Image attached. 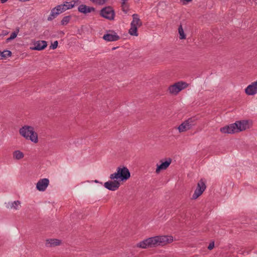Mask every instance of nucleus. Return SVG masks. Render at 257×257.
<instances>
[{
    "label": "nucleus",
    "mask_w": 257,
    "mask_h": 257,
    "mask_svg": "<svg viewBox=\"0 0 257 257\" xmlns=\"http://www.w3.org/2000/svg\"><path fill=\"white\" fill-rule=\"evenodd\" d=\"M19 132L20 135L27 140H30L35 143L38 142V135L32 126L25 125L20 129Z\"/></svg>",
    "instance_id": "nucleus-1"
},
{
    "label": "nucleus",
    "mask_w": 257,
    "mask_h": 257,
    "mask_svg": "<svg viewBox=\"0 0 257 257\" xmlns=\"http://www.w3.org/2000/svg\"><path fill=\"white\" fill-rule=\"evenodd\" d=\"M131 176L130 172L126 167H118L117 172L110 175L111 180L120 179L121 181L127 180Z\"/></svg>",
    "instance_id": "nucleus-2"
},
{
    "label": "nucleus",
    "mask_w": 257,
    "mask_h": 257,
    "mask_svg": "<svg viewBox=\"0 0 257 257\" xmlns=\"http://www.w3.org/2000/svg\"><path fill=\"white\" fill-rule=\"evenodd\" d=\"M157 246H158V244L156 236L148 238L136 245V247L143 249L154 247Z\"/></svg>",
    "instance_id": "nucleus-3"
},
{
    "label": "nucleus",
    "mask_w": 257,
    "mask_h": 257,
    "mask_svg": "<svg viewBox=\"0 0 257 257\" xmlns=\"http://www.w3.org/2000/svg\"><path fill=\"white\" fill-rule=\"evenodd\" d=\"M99 15L102 18L108 20H113L115 17V12L111 6L103 8L99 12Z\"/></svg>",
    "instance_id": "nucleus-4"
},
{
    "label": "nucleus",
    "mask_w": 257,
    "mask_h": 257,
    "mask_svg": "<svg viewBox=\"0 0 257 257\" xmlns=\"http://www.w3.org/2000/svg\"><path fill=\"white\" fill-rule=\"evenodd\" d=\"M188 86V84L183 81H178L174 84L170 86L169 87V90L170 93L176 95L182 89L185 88Z\"/></svg>",
    "instance_id": "nucleus-5"
},
{
    "label": "nucleus",
    "mask_w": 257,
    "mask_h": 257,
    "mask_svg": "<svg viewBox=\"0 0 257 257\" xmlns=\"http://www.w3.org/2000/svg\"><path fill=\"white\" fill-rule=\"evenodd\" d=\"M206 187L203 179L200 180L197 183V188L192 196V199H196L205 191Z\"/></svg>",
    "instance_id": "nucleus-6"
},
{
    "label": "nucleus",
    "mask_w": 257,
    "mask_h": 257,
    "mask_svg": "<svg viewBox=\"0 0 257 257\" xmlns=\"http://www.w3.org/2000/svg\"><path fill=\"white\" fill-rule=\"evenodd\" d=\"M194 119L190 118L182 122L178 127L180 133L186 132L190 130L194 125Z\"/></svg>",
    "instance_id": "nucleus-7"
},
{
    "label": "nucleus",
    "mask_w": 257,
    "mask_h": 257,
    "mask_svg": "<svg viewBox=\"0 0 257 257\" xmlns=\"http://www.w3.org/2000/svg\"><path fill=\"white\" fill-rule=\"evenodd\" d=\"M158 246H164L173 241V237L170 235L156 236Z\"/></svg>",
    "instance_id": "nucleus-8"
},
{
    "label": "nucleus",
    "mask_w": 257,
    "mask_h": 257,
    "mask_svg": "<svg viewBox=\"0 0 257 257\" xmlns=\"http://www.w3.org/2000/svg\"><path fill=\"white\" fill-rule=\"evenodd\" d=\"M111 33H107L103 35V39L108 42L116 41L120 39V37L113 31H109Z\"/></svg>",
    "instance_id": "nucleus-9"
},
{
    "label": "nucleus",
    "mask_w": 257,
    "mask_h": 257,
    "mask_svg": "<svg viewBox=\"0 0 257 257\" xmlns=\"http://www.w3.org/2000/svg\"><path fill=\"white\" fill-rule=\"evenodd\" d=\"M120 186V183L116 180L113 181H109L104 184V186L106 189L111 191H115L117 190Z\"/></svg>",
    "instance_id": "nucleus-10"
},
{
    "label": "nucleus",
    "mask_w": 257,
    "mask_h": 257,
    "mask_svg": "<svg viewBox=\"0 0 257 257\" xmlns=\"http://www.w3.org/2000/svg\"><path fill=\"white\" fill-rule=\"evenodd\" d=\"M49 180L47 178L40 179L37 183L36 188L40 191H44L48 186Z\"/></svg>",
    "instance_id": "nucleus-11"
},
{
    "label": "nucleus",
    "mask_w": 257,
    "mask_h": 257,
    "mask_svg": "<svg viewBox=\"0 0 257 257\" xmlns=\"http://www.w3.org/2000/svg\"><path fill=\"white\" fill-rule=\"evenodd\" d=\"M234 124L236 133L244 131L248 127V122L246 120L236 121Z\"/></svg>",
    "instance_id": "nucleus-12"
},
{
    "label": "nucleus",
    "mask_w": 257,
    "mask_h": 257,
    "mask_svg": "<svg viewBox=\"0 0 257 257\" xmlns=\"http://www.w3.org/2000/svg\"><path fill=\"white\" fill-rule=\"evenodd\" d=\"M47 46V43L46 41H37L34 43V47L31 49L34 50L41 51L44 50Z\"/></svg>",
    "instance_id": "nucleus-13"
},
{
    "label": "nucleus",
    "mask_w": 257,
    "mask_h": 257,
    "mask_svg": "<svg viewBox=\"0 0 257 257\" xmlns=\"http://www.w3.org/2000/svg\"><path fill=\"white\" fill-rule=\"evenodd\" d=\"M245 93L248 95H253L257 93V81H254L245 89Z\"/></svg>",
    "instance_id": "nucleus-14"
},
{
    "label": "nucleus",
    "mask_w": 257,
    "mask_h": 257,
    "mask_svg": "<svg viewBox=\"0 0 257 257\" xmlns=\"http://www.w3.org/2000/svg\"><path fill=\"white\" fill-rule=\"evenodd\" d=\"M78 11L81 13L86 14L92 12H94L95 9L94 7H88L85 5L81 4L78 7Z\"/></svg>",
    "instance_id": "nucleus-15"
},
{
    "label": "nucleus",
    "mask_w": 257,
    "mask_h": 257,
    "mask_svg": "<svg viewBox=\"0 0 257 257\" xmlns=\"http://www.w3.org/2000/svg\"><path fill=\"white\" fill-rule=\"evenodd\" d=\"M172 160L171 159H169L167 161L164 162H162L160 165H157V169L156 170V173L159 174L161 170H166L171 164Z\"/></svg>",
    "instance_id": "nucleus-16"
},
{
    "label": "nucleus",
    "mask_w": 257,
    "mask_h": 257,
    "mask_svg": "<svg viewBox=\"0 0 257 257\" xmlns=\"http://www.w3.org/2000/svg\"><path fill=\"white\" fill-rule=\"evenodd\" d=\"M220 131L224 134H233L236 133L234 123L221 127Z\"/></svg>",
    "instance_id": "nucleus-17"
},
{
    "label": "nucleus",
    "mask_w": 257,
    "mask_h": 257,
    "mask_svg": "<svg viewBox=\"0 0 257 257\" xmlns=\"http://www.w3.org/2000/svg\"><path fill=\"white\" fill-rule=\"evenodd\" d=\"M133 21H132L131 25H135L136 26L140 27L142 25V22L139 18V16L137 14H134L132 16Z\"/></svg>",
    "instance_id": "nucleus-18"
},
{
    "label": "nucleus",
    "mask_w": 257,
    "mask_h": 257,
    "mask_svg": "<svg viewBox=\"0 0 257 257\" xmlns=\"http://www.w3.org/2000/svg\"><path fill=\"white\" fill-rule=\"evenodd\" d=\"M59 14L60 13L57 9L56 7H55L51 10L50 15L48 17L47 20L51 21L56 18Z\"/></svg>",
    "instance_id": "nucleus-19"
},
{
    "label": "nucleus",
    "mask_w": 257,
    "mask_h": 257,
    "mask_svg": "<svg viewBox=\"0 0 257 257\" xmlns=\"http://www.w3.org/2000/svg\"><path fill=\"white\" fill-rule=\"evenodd\" d=\"M60 241L56 239H50L46 240V245L48 246H53L59 245Z\"/></svg>",
    "instance_id": "nucleus-20"
},
{
    "label": "nucleus",
    "mask_w": 257,
    "mask_h": 257,
    "mask_svg": "<svg viewBox=\"0 0 257 257\" xmlns=\"http://www.w3.org/2000/svg\"><path fill=\"white\" fill-rule=\"evenodd\" d=\"M65 3L66 4H64L62 5H60L56 7L60 14H61L63 12L66 11V10H68L67 4H69V3L67 2Z\"/></svg>",
    "instance_id": "nucleus-21"
},
{
    "label": "nucleus",
    "mask_w": 257,
    "mask_h": 257,
    "mask_svg": "<svg viewBox=\"0 0 257 257\" xmlns=\"http://www.w3.org/2000/svg\"><path fill=\"white\" fill-rule=\"evenodd\" d=\"M131 28L128 31L129 34L132 36H138V26L133 25H131Z\"/></svg>",
    "instance_id": "nucleus-22"
},
{
    "label": "nucleus",
    "mask_w": 257,
    "mask_h": 257,
    "mask_svg": "<svg viewBox=\"0 0 257 257\" xmlns=\"http://www.w3.org/2000/svg\"><path fill=\"white\" fill-rule=\"evenodd\" d=\"M24 156L23 153L20 151H15L13 153V158L16 160H20Z\"/></svg>",
    "instance_id": "nucleus-23"
},
{
    "label": "nucleus",
    "mask_w": 257,
    "mask_h": 257,
    "mask_svg": "<svg viewBox=\"0 0 257 257\" xmlns=\"http://www.w3.org/2000/svg\"><path fill=\"white\" fill-rule=\"evenodd\" d=\"M178 33L179 34V38L180 39H186V35L184 33L182 25L181 24L180 25L178 28Z\"/></svg>",
    "instance_id": "nucleus-24"
},
{
    "label": "nucleus",
    "mask_w": 257,
    "mask_h": 257,
    "mask_svg": "<svg viewBox=\"0 0 257 257\" xmlns=\"http://www.w3.org/2000/svg\"><path fill=\"white\" fill-rule=\"evenodd\" d=\"M121 10L125 14H127L128 13V12L130 11V5L128 3H127V4L121 3Z\"/></svg>",
    "instance_id": "nucleus-25"
},
{
    "label": "nucleus",
    "mask_w": 257,
    "mask_h": 257,
    "mask_svg": "<svg viewBox=\"0 0 257 257\" xmlns=\"http://www.w3.org/2000/svg\"><path fill=\"white\" fill-rule=\"evenodd\" d=\"M71 19V16H66L63 18L61 21V24L63 26L66 25L70 21Z\"/></svg>",
    "instance_id": "nucleus-26"
},
{
    "label": "nucleus",
    "mask_w": 257,
    "mask_h": 257,
    "mask_svg": "<svg viewBox=\"0 0 257 257\" xmlns=\"http://www.w3.org/2000/svg\"><path fill=\"white\" fill-rule=\"evenodd\" d=\"M20 206L21 202L20 201H15L12 203L11 205V208L18 210L20 208Z\"/></svg>",
    "instance_id": "nucleus-27"
},
{
    "label": "nucleus",
    "mask_w": 257,
    "mask_h": 257,
    "mask_svg": "<svg viewBox=\"0 0 257 257\" xmlns=\"http://www.w3.org/2000/svg\"><path fill=\"white\" fill-rule=\"evenodd\" d=\"M2 55H3L2 58H6L8 57H10L12 56V52L9 50H4L3 52H1Z\"/></svg>",
    "instance_id": "nucleus-28"
},
{
    "label": "nucleus",
    "mask_w": 257,
    "mask_h": 257,
    "mask_svg": "<svg viewBox=\"0 0 257 257\" xmlns=\"http://www.w3.org/2000/svg\"><path fill=\"white\" fill-rule=\"evenodd\" d=\"M93 3H96L98 5H103L105 4L108 0H90Z\"/></svg>",
    "instance_id": "nucleus-29"
},
{
    "label": "nucleus",
    "mask_w": 257,
    "mask_h": 257,
    "mask_svg": "<svg viewBox=\"0 0 257 257\" xmlns=\"http://www.w3.org/2000/svg\"><path fill=\"white\" fill-rule=\"evenodd\" d=\"M17 36V33H15L14 32H13L10 37L8 38L7 39V42H9L11 41H12V40L15 39Z\"/></svg>",
    "instance_id": "nucleus-30"
},
{
    "label": "nucleus",
    "mask_w": 257,
    "mask_h": 257,
    "mask_svg": "<svg viewBox=\"0 0 257 257\" xmlns=\"http://www.w3.org/2000/svg\"><path fill=\"white\" fill-rule=\"evenodd\" d=\"M58 42L57 41H55L54 42L53 44H52L51 46H50V48L54 50L57 48L58 47Z\"/></svg>",
    "instance_id": "nucleus-31"
},
{
    "label": "nucleus",
    "mask_w": 257,
    "mask_h": 257,
    "mask_svg": "<svg viewBox=\"0 0 257 257\" xmlns=\"http://www.w3.org/2000/svg\"><path fill=\"white\" fill-rule=\"evenodd\" d=\"M170 73L167 72L164 75H162L163 77L161 79H170Z\"/></svg>",
    "instance_id": "nucleus-32"
},
{
    "label": "nucleus",
    "mask_w": 257,
    "mask_h": 257,
    "mask_svg": "<svg viewBox=\"0 0 257 257\" xmlns=\"http://www.w3.org/2000/svg\"><path fill=\"white\" fill-rule=\"evenodd\" d=\"M214 247V241H212L209 243V244L208 246V249L209 250H211Z\"/></svg>",
    "instance_id": "nucleus-33"
},
{
    "label": "nucleus",
    "mask_w": 257,
    "mask_h": 257,
    "mask_svg": "<svg viewBox=\"0 0 257 257\" xmlns=\"http://www.w3.org/2000/svg\"><path fill=\"white\" fill-rule=\"evenodd\" d=\"M74 2V4H68V5H67V7H68V10H69V9H72V8L74 7L75 2Z\"/></svg>",
    "instance_id": "nucleus-34"
},
{
    "label": "nucleus",
    "mask_w": 257,
    "mask_h": 257,
    "mask_svg": "<svg viewBox=\"0 0 257 257\" xmlns=\"http://www.w3.org/2000/svg\"><path fill=\"white\" fill-rule=\"evenodd\" d=\"M8 34V33L7 32L3 31L2 33V34H0V37L5 36V35H7Z\"/></svg>",
    "instance_id": "nucleus-35"
},
{
    "label": "nucleus",
    "mask_w": 257,
    "mask_h": 257,
    "mask_svg": "<svg viewBox=\"0 0 257 257\" xmlns=\"http://www.w3.org/2000/svg\"><path fill=\"white\" fill-rule=\"evenodd\" d=\"M20 31V28L19 27L16 28L15 31H14L15 33H17V35H18L19 32Z\"/></svg>",
    "instance_id": "nucleus-36"
},
{
    "label": "nucleus",
    "mask_w": 257,
    "mask_h": 257,
    "mask_svg": "<svg viewBox=\"0 0 257 257\" xmlns=\"http://www.w3.org/2000/svg\"><path fill=\"white\" fill-rule=\"evenodd\" d=\"M251 250V249H250L248 251H241L240 252V254H244L245 252H246L247 254H248L249 253V252L250 251V250Z\"/></svg>",
    "instance_id": "nucleus-37"
},
{
    "label": "nucleus",
    "mask_w": 257,
    "mask_h": 257,
    "mask_svg": "<svg viewBox=\"0 0 257 257\" xmlns=\"http://www.w3.org/2000/svg\"><path fill=\"white\" fill-rule=\"evenodd\" d=\"M121 3H123V4H127V3H127L128 0H121Z\"/></svg>",
    "instance_id": "nucleus-38"
},
{
    "label": "nucleus",
    "mask_w": 257,
    "mask_h": 257,
    "mask_svg": "<svg viewBox=\"0 0 257 257\" xmlns=\"http://www.w3.org/2000/svg\"><path fill=\"white\" fill-rule=\"evenodd\" d=\"M8 0H1V2L2 4H4L6 3Z\"/></svg>",
    "instance_id": "nucleus-39"
},
{
    "label": "nucleus",
    "mask_w": 257,
    "mask_h": 257,
    "mask_svg": "<svg viewBox=\"0 0 257 257\" xmlns=\"http://www.w3.org/2000/svg\"><path fill=\"white\" fill-rule=\"evenodd\" d=\"M183 1L187 3H189V2H191L192 0H183Z\"/></svg>",
    "instance_id": "nucleus-40"
},
{
    "label": "nucleus",
    "mask_w": 257,
    "mask_h": 257,
    "mask_svg": "<svg viewBox=\"0 0 257 257\" xmlns=\"http://www.w3.org/2000/svg\"><path fill=\"white\" fill-rule=\"evenodd\" d=\"M19 1L20 2H27V1H29L30 0H19Z\"/></svg>",
    "instance_id": "nucleus-41"
},
{
    "label": "nucleus",
    "mask_w": 257,
    "mask_h": 257,
    "mask_svg": "<svg viewBox=\"0 0 257 257\" xmlns=\"http://www.w3.org/2000/svg\"><path fill=\"white\" fill-rule=\"evenodd\" d=\"M115 49H116V48L114 47V48H112V50H115Z\"/></svg>",
    "instance_id": "nucleus-42"
},
{
    "label": "nucleus",
    "mask_w": 257,
    "mask_h": 257,
    "mask_svg": "<svg viewBox=\"0 0 257 257\" xmlns=\"http://www.w3.org/2000/svg\"><path fill=\"white\" fill-rule=\"evenodd\" d=\"M95 182L97 183V182H98V181L95 180Z\"/></svg>",
    "instance_id": "nucleus-43"
},
{
    "label": "nucleus",
    "mask_w": 257,
    "mask_h": 257,
    "mask_svg": "<svg viewBox=\"0 0 257 257\" xmlns=\"http://www.w3.org/2000/svg\"><path fill=\"white\" fill-rule=\"evenodd\" d=\"M135 1L138 2H139L140 0H135Z\"/></svg>",
    "instance_id": "nucleus-44"
}]
</instances>
